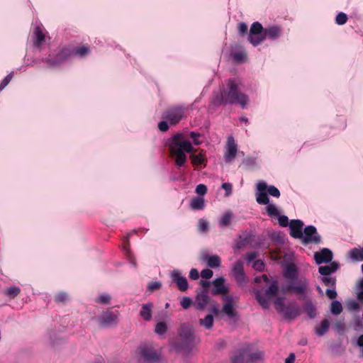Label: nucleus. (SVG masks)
<instances>
[{
	"instance_id": "f257e3e1",
	"label": "nucleus",
	"mask_w": 363,
	"mask_h": 363,
	"mask_svg": "<svg viewBox=\"0 0 363 363\" xmlns=\"http://www.w3.org/2000/svg\"><path fill=\"white\" fill-rule=\"evenodd\" d=\"M242 80L238 77L228 79L225 86L220 92H214L211 104L215 106L226 104H238L245 108L249 104L248 96L242 92Z\"/></svg>"
},
{
	"instance_id": "f03ea898",
	"label": "nucleus",
	"mask_w": 363,
	"mask_h": 363,
	"mask_svg": "<svg viewBox=\"0 0 363 363\" xmlns=\"http://www.w3.org/2000/svg\"><path fill=\"white\" fill-rule=\"evenodd\" d=\"M298 268L294 263H289L284 269L283 276L288 279L283 287V291L297 295L305 296L309 285L306 277H298Z\"/></svg>"
},
{
	"instance_id": "7ed1b4c3",
	"label": "nucleus",
	"mask_w": 363,
	"mask_h": 363,
	"mask_svg": "<svg viewBox=\"0 0 363 363\" xmlns=\"http://www.w3.org/2000/svg\"><path fill=\"white\" fill-rule=\"evenodd\" d=\"M169 146L178 168L183 167L186 162L187 157L185 152L191 153L195 151L190 141L186 140L182 133L173 135L169 140Z\"/></svg>"
},
{
	"instance_id": "20e7f679",
	"label": "nucleus",
	"mask_w": 363,
	"mask_h": 363,
	"mask_svg": "<svg viewBox=\"0 0 363 363\" xmlns=\"http://www.w3.org/2000/svg\"><path fill=\"white\" fill-rule=\"evenodd\" d=\"M179 337L180 341L172 342V347L178 353L190 352L195 343L194 329L192 325L182 324L180 328Z\"/></svg>"
},
{
	"instance_id": "39448f33",
	"label": "nucleus",
	"mask_w": 363,
	"mask_h": 363,
	"mask_svg": "<svg viewBox=\"0 0 363 363\" xmlns=\"http://www.w3.org/2000/svg\"><path fill=\"white\" fill-rule=\"evenodd\" d=\"M275 309L283 314L286 319H295L300 313V309L295 305L289 304L286 305L284 302V298L281 297L277 298L274 301Z\"/></svg>"
},
{
	"instance_id": "423d86ee",
	"label": "nucleus",
	"mask_w": 363,
	"mask_h": 363,
	"mask_svg": "<svg viewBox=\"0 0 363 363\" xmlns=\"http://www.w3.org/2000/svg\"><path fill=\"white\" fill-rule=\"evenodd\" d=\"M186 108L183 105L173 106L163 112L162 118L170 125L179 123L184 116Z\"/></svg>"
},
{
	"instance_id": "0eeeda50",
	"label": "nucleus",
	"mask_w": 363,
	"mask_h": 363,
	"mask_svg": "<svg viewBox=\"0 0 363 363\" xmlns=\"http://www.w3.org/2000/svg\"><path fill=\"white\" fill-rule=\"evenodd\" d=\"M71 55L68 49H62L55 54H50L48 57L43 58L42 61L48 64L49 67H55L60 65Z\"/></svg>"
},
{
	"instance_id": "6e6552de",
	"label": "nucleus",
	"mask_w": 363,
	"mask_h": 363,
	"mask_svg": "<svg viewBox=\"0 0 363 363\" xmlns=\"http://www.w3.org/2000/svg\"><path fill=\"white\" fill-rule=\"evenodd\" d=\"M119 312L118 311L106 310L98 317L97 320L101 328L115 326L118 322Z\"/></svg>"
},
{
	"instance_id": "1a4fd4ad",
	"label": "nucleus",
	"mask_w": 363,
	"mask_h": 363,
	"mask_svg": "<svg viewBox=\"0 0 363 363\" xmlns=\"http://www.w3.org/2000/svg\"><path fill=\"white\" fill-rule=\"evenodd\" d=\"M300 240L305 245L308 244L318 245L321 242V236L318 233L316 228L310 225L304 228Z\"/></svg>"
},
{
	"instance_id": "9d476101",
	"label": "nucleus",
	"mask_w": 363,
	"mask_h": 363,
	"mask_svg": "<svg viewBox=\"0 0 363 363\" xmlns=\"http://www.w3.org/2000/svg\"><path fill=\"white\" fill-rule=\"evenodd\" d=\"M264 28L262 25L256 21L254 22L250 28L248 35V41L255 47L259 45L263 42L262 35L264 31Z\"/></svg>"
},
{
	"instance_id": "9b49d317",
	"label": "nucleus",
	"mask_w": 363,
	"mask_h": 363,
	"mask_svg": "<svg viewBox=\"0 0 363 363\" xmlns=\"http://www.w3.org/2000/svg\"><path fill=\"white\" fill-rule=\"evenodd\" d=\"M138 352L140 360L144 363H155L160 359V355L151 345H141L138 347Z\"/></svg>"
},
{
	"instance_id": "f8f14e48",
	"label": "nucleus",
	"mask_w": 363,
	"mask_h": 363,
	"mask_svg": "<svg viewBox=\"0 0 363 363\" xmlns=\"http://www.w3.org/2000/svg\"><path fill=\"white\" fill-rule=\"evenodd\" d=\"M231 273L239 285H244L247 283V278L244 271V263L242 260L239 259L234 263Z\"/></svg>"
},
{
	"instance_id": "ddd939ff",
	"label": "nucleus",
	"mask_w": 363,
	"mask_h": 363,
	"mask_svg": "<svg viewBox=\"0 0 363 363\" xmlns=\"http://www.w3.org/2000/svg\"><path fill=\"white\" fill-rule=\"evenodd\" d=\"M255 238L252 233H248L247 231L243 232L238 237V240L236 242V248L241 249L247 244L250 245L252 247H260L261 243L259 242H255Z\"/></svg>"
},
{
	"instance_id": "4468645a",
	"label": "nucleus",
	"mask_w": 363,
	"mask_h": 363,
	"mask_svg": "<svg viewBox=\"0 0 363 363\" xmlns=\"http://www.w3.org/2000/svg\"><path fill=\"white\" fill-rule=\"evenodd\" d=\"M209 302V291H206V289H200V291L196 293L193 305L195 309L198 311H204Z\"/></svg>"
},
{
	"instance_id": "2eb2a0df",
	"label": "nucleus",
	"mask_w": 363,
	"mask_h": 363,
	"mask_svg": "<svg viewBox=\"0 0 363 363\" xmlns=\"http://www.w3.org/2000/svg\"><path fill=\"white\" fill-rule=\"evenodd\" d=\"M170 279L173 283H175L180 291H186L189 288L187 279L184 277L181 272L174 269L170 272Z\"/></svg>"
},
{
	"instance_id": "dca6fc26",
	"label": "nucleus",
	"mask_w": 363,
	"mask_h": 363,
	"mask_svg": "<svg viewBox=\"0 0 363 363\" xmlns=\"http://www.w3.org/2000/svg\"><path fill=\"white\" fill-rule=\"evenodd\" d=\"M266 188H267V184L264 181H259L257 184L256 201L260 205H267L269 203V198Z\"/></svg>"
},
{
	"instance_id": "f3484780",
	"label": "nucleus",
	"mask_w": 363,
	"mask_h": 363,
	"mask_svg": "<svg viewBox=\"0 0 363 363\" xmlns=\"http://www.w3.org/2000/svg\"><path fill=\"white\" fill-rule=\"evenodd\" d=\"M313 257L315 263L318 265H320L332 262L333 253L328 248H323L319 252H314Z\"/></svg>"
},
{
	"instance_id": "a211bd4d",
	"label": "nucleus",
	"mask_w": 363,
	"mask_h": 363,
	"mask_svg": "<svg viewBox=\"0 0 363 363\" xmlns=\"http://www.w3.org/2000/svg\"><path fill=\"white\" fill-rule=\"evenodd\" d=\"M238 152L237 144L233 136H229L227 140L226 150L224 153V159L226 162H232L236 157Z\"/></svg>"
},
{
	"instance_id": "6ab92c4d",
	"label": "nucleus",
	"mask_w": 363,
	"mask_h": 363,
	"mask_svg": "<svg viewBox=\"0 0 363 363\" xmlns=\"http://www.w3.org/2000/svg\"><path fill=\"white\" fill-rule=\"evenodd\" d=\"M290 235L296 239H301L303 231V223L299 219L291 220L289 223Z\"/></svg>"
},
{
	"instance_id": "aec40b11",
	"label": "nucleus",
	"mask_w": 363,
	"mask_h": 363,
	"mask_svg": "<svg viewBox=\"0 0 363 363\" xmlns=\"http://www.w3.org/2000/svg\"><path fill=\"white\" fill-rule=\"evenodd\" d=\"M281 35V28L278 26H271L264 28L263 41L266 39L276 40Z\"/></svg>"
},
{
	"instance_id": "412c9836",
	"label": "nucleus",
	"mask_w": 363,
	"mask_h": 363,
	"mask_svg": "<svg viewBox=\"0 0 363 363\" xmlns=\"http://www.w3.org/2000/svg\"><path fill=\"white\" fill-rule=\"evenodd\" d=\"M213 288L211 290L213 295H225L228 293L229 289L225 286V279L222 277H218L213 281Z\"/></svg>"
},
{
	"instance_id": "4be33fe9",
	"label": "nucleus",
	"mask_w": 363,
	"mask_h": 363,
	"mask_svg": "<svg viewBox=\"0 0 363 363\" xmlns=\"http://www.w3.org/2000/svg\"><path fill=\"white\" fill-rule=\"evenodd\" d=\"M233 298L230 296L225 298V303L221 309V313H225L228 318H233L237 315V312L233 308Z\"/></svg>"
},
{
	"instance_id": "5701e85b",
	"label": "nucleus",
	"mask_w": 363,
	"mask_h": 363,
	"mask_svg": "<svg viewBox=\"0 0 363 363\" xmlns=\"http://www.w3.org/2000/svg\"><path fill=\"white\" fill-rule=\"evenodd\" d=\"M340 268V264L337 261H333L328 265L320 266L318 267V272L320 276H330L332 275Z\"/></svg>"
},
{
	"instance_id": "b1692460",
	"label": "nucleus",
	"mask_w": 363,
	"mask_h": 363,
	"mask_svg": "<svg viewBox=\"0 0 363 363\" xmlns=\"http://www.w3.org/2000/svg\"><path fill=\"white\" fill-rule=\"evenodd\" d=\"M152 308L153 303L151 302H147L141 306V308L140 311V316L143 320L148 322L152 320Z\"/></svg>"
},
{
	"instance_id": "393cba45",
	"label": "nucleus",
	"mask_w": 363,
	"mask_h": 363,
	"mask_svg": "<svg viewBox=\"0 0 363 363\" xmlns=\"http://www.w3.org/2000/svg\"><path fill=\"white\" fill-rule=\"evenodd\" d=\"M32 38L34 46L37 48H40L42 43L45 41V35L40 26H36L34 28Z\"/></svg>"
},
{
	"instance_id": "a878e982",
	"label": "nucleus",
	"mask_w": 363,
	"mask_h": 363,
	"mask_svg": "<svg viewBox=\"0 0 363 363\" xmlns=\"http://www.w3.org/2000/svg\"><path fill=\"white\" fill-rule=\"evenodd\" d=\"M191 163L194 166H206L207 160L206 158L205 152L201 150L198 155L192 153L190 155Z\"/></svg>"
},
{
	"instance_id": "bb28decb",
	"label": "nucleus",
	"mask_w": 363,
	"mask_h": 363,
	"mask_svg": "<svg viewBox=\"0 0 363 363\" xmlns=\"http://www.w3.org/2000/svg\"><path fill=\"white\" fill-rule=\"evenodd\" d=\"M246 348V363H255L259 360H262L264 358V352L262 351H256L255 352H250L249 348Z\"/></svg>"
},
{
	"instance_id": "cd10ccee",
	"label": "nucleus",
	"mask_w": 363,
	"mask_h": 363,
	"mask_svg": "<svg viewBox=\"0 0 363 363\" xmlns=\"http://www.w3.org/2000/svg\"><path fill=\"white\" fill-rule=\"evenodd\" d=\"M202 261L207 262V266L211 268H217L220 265L221 261L218 255H203Z\"/></svg>"
},
{
	"instance_id": "c85d7f7f",
	"label": "nucleus",
	"mask_w": 363,
	"mask_h": 363,
	"mask_svg": "<svg viewBox=\"0 0 363 363\" xmlns=\"http://www.w3.org/2000/svg\"><path fill=\"white\" fill-rule=\"evenodd\" d=\"M279 287L277 281H273L268 288L265 289V294L269 299L273 298L278 293Z\"/></svg>"
},
{
	"instance_id": "c756f323",
	"label": "nucleus",
	"mask_w": 363,
	"mask_h": 363,
	"mask_svg": "<svg viewBox=\"0 0 363 363\" xmlns=\"http://www.w3.org/2000/svg\"><path fill=\"white\" fill-rule=\"evenodd\" d=\"M330 326V323L328 319H324L321 321L320 325L319 326H316L315 328V332L317 335L323 336L324 335L328 330Z\"/></svg>"
},
{
	"instance_id": "7c9ffc66",
	"label": "nucleus",
	"mask_w": 363,
	"mask_h": 363,
	"mask_svg": "<svg viewBox=\"0 0 363 363\" xmlns=\"http://www.w3.org/2000/svg\"><path fill=\"white\" fill-rule=\"evenodd\" d=\"M204 206V199L201 196L193 198L191 201L190 207L194 210H201Z\"/></svg>"
},
{
	"instance_id": "2f4dec72",
	"label": "nucleus",
	"mask_w": 363,
	"mask_h": 363,
	"mask_svg": "<svg viewBox=\"0 0 363 363\" xmlns=\"http://www.w3.org/2000/svg\"><path fill=\"white\" fill-rule=\"evenodd\" d=\"M213 323L214 318L213 314H208L203 318L199 320L200 325L207 330H210L213 328Z\"/></svg>"
},
{
	"instance_id": "473e14b6",
	"label": "nucleus",
	"mask_w": 363,
	"mask_h": 363,
	"mask_svg": "<svg viewBox=\"0 0 363 363\" xmlns=\"http://www.w3.org/2000/svg\"><path fill=\"white\" fill-rule=\"evenodd\" d=\"M232 363H246V348L239 350L238 354L231 359Z\"/></svg>"
},
{
	"instance_id": "72a5a7b5",
	"label": "nucleus",
	"mask_w": 363,
	"mask_h": 363,
	"mask_svg": "<svg viewBox=\"0 0 363 363\" xmlns=\"http://www.w3.org/2000/svg\"><path fill=\"white\" fill-rule=\"evenodd\" d=\"M304 311L310 318H314L316 315V308L311 301H308L304 303Z\"/></svg>"
},
{
	"instance_id": "f704fd0d",
	"label": "nucleus",
	"mask_w": 363,
	"mask_h": 363,
	"mask_svg": "<svg viewBox=\"0 0 363 363\" xmlns=\"http://www.w3.org/2000/svg\"><path fill=\"white\" fill-rule=\"evenodd\" d=\"M233 213L230 211L225 212L220 218L218 225L221 228L227 227L230 224L232 220Z\"/></svg>"
},
{
	"instance_id": "c9c22d12",
	"label": "nucleus",
	"mask_w": 363,
	"mask_h": 363,
	"mask_svg": "<svg viewBox=\"0 0 363 363\" xmlns=\"http://www.w3.org/2000/svg\"><path fill=\"white\" fill-rule=\"evenodd\" d=\"M320 281L326 286L335 288L336 285V279L332 275L330 276H320Z\"/></svg>"
},
{
	"instance_id": "e433bc0d",
	"label": "nucleus",
	"mask_w": 363,
	"mask_h": 363,
	"mask_svg": "<svg viewBox=\"0 0 363 363\" xmlns=\"http://www.w3.org/2000/svg\"><path fill=\"white\" fill-rule=\"evenodd\" d=\"M111 296L107 293L100 294L95 299L94 302L99 304L108 305L111 303Z\"/></svg>"
},
{
	"instance_id": "4c0bfd02",
	"label": "nucleus",
	"mask_w": 363,
	"mask_h": 363,
	"mask_svg": "<svg viewBox=\"0 0 363 363\" xmlns=\"http://www.w3.org/2000/svg\"><path fill=\"white\" fill-rule=\"evenodd\" d=\"M21 293V289L18 286H11L5 289L4 294L9 298H14Z\"/></svg>"
},
{
	"instance_id": "58836bf2",
	"label": "nucleus",
	"mask_w": 363,
	"mask_h": 363,
	"mask_svg": "<svg viewBox=\"0 0 363 363\" xmlns=\"http://www.w3.org/2000/svg\"><path fill=\"white\" fill-rule=\"evenodd\" d=\"M255 298L259 303V304L264 309H267L269 308V301L264 298L262 292L259 290H257L255 292Z\"/></svg>"
},
{
	"instance_id": "ea45409f",
	"label": "nucleus",
	"mask_w": 363,
	"mask_h": 363,
	"mask_svg": "<svg viewBox=\"0 0 363 363\" xmlns=\"http://www.w3.org/2000/svg\"><path fill=\"white\" fill-rule=\"evenodd\" d=\"M255 298L259 303V304L264 309H267L269 308V301L264 298L262 292L259 290H257L255 292Z\"/></svg>"
},
{
	"instance_id": "a19ab883",
	"label": "nucleus",
	"mask_w": 363,
	"mask_h": 363,
	"mask_svg": "<svg viewBox=\"0 0 363 363\" xmlns=\"http://www.w3.org/2000/svg\"><path fill=\"white\" fill-rule=\"evenodd\" d=\"M350 257L354 261L363 260V247L362 249L353 248L350 251Z\"/></svg>"
},
{
	"instance_id": "79ce46f5",
	"label": "nucleus",
	"mask_w": 363,
	"mask_h": 363,
	"mask_svg": "<svg viewBox=\"0 0 363 363\" xmlns=\"http://www.w3.org/2000/svg\"><path fill=\"white\" fill-rule=\"evenodd\" d=\"M168 330L167 325L165 322L161 321L156 324L155 328V333L161 336L164 335Z\"/></svg>"
},
{
	"instance_id": "37998d69",
	"label": "nucleus",
	"mask_w": 363,
	"mask_h": 363,
	"mask_svg": "<svg viewBox=\"0 0 363 363\" xmlns=\"http://www.w3.org/2000/svg\"><path fill=\"white\" fill-rule=\"evenodd\" d=\"M330 311L332 314L337 315L342 311V306L339 301H333L330 305Z\"/></svg>"
},
{
	"instance_id": "c03bdc74",
	"label": "nucleus",
	"mask_w": 363,
	"mask_h": 363,
	"mask_svg": "<svg viewBox=\"0 0 363 363\" xmlns=\"http://www.w3.org/2000/svg\"><path fill=\"white\" fill-rule=\"evenodd\" d=\"M90 52L89 47L87 46H81L76 48L73 51L72 54L76 56H79V57H83L85 55H88Z\"/></svg>"
},
{
	"instance_id": "a18cd8bd",
	"label": "nucleus",
	"mask_w": 363,
	"mask_h": 363,
	"mask_svg": "<svg viewBox=\"0 0 363 363\" xmlns=\"http://www.w3.org/2000/svg\"><path fill=\"white\" fill-rule=\"evenodd\" d=\"M266 211L269 216H276L277 217L279 214V212L277 208V206L274 204L272 203H268L266 207Z\"/></svg>"
},
{
	"instance_id": "49530a36",
	"label": "nucleus",
	"mask_w": 363,
	"mask_h": 363,
	"mask_svg": "<svg viewBox=\"0 0 363 363\" xmlns=\"http://www.w3.org/2000/svg\"><path fill=\"white\" fill-rule=\"evenodd\" d=\"M347 308L349 311H357L360 309V306L358 301L352 299L347 302Z\"/></svg>"
},
{
	"instance_id": "de8ad7c7",
	"label": "nucleus",
	"mask_w": 363,
	"mask_h": 363,
	"mask_svg": "<svg viewBox=\"0 0 363 363\" xmlns=\"http://www.w3.org/2000/svg\"><path fill=\"white\" fill-rule=\"evenodd\" d=\"M347 21V16L343 12H340L335 17V23L337 25L342 26L346 23Z\"/></svg>"
},
{
	"instance_id": "09e8293b",
	"label": "nucleus",
	"mask_w": 363,
	"mask_h": 363,
	"mask_svg": "<svg viewBox=\"0 0 363 363\" xmlns=\"http://www.w3.org/2000/svg\"><path fill=\"white\" fill-rule=\"evenodd\" d=\"M266 191H267V194L272 196L279 198L280 196V191L279 190L273 185H267V188H266Z\"/></svg>"
},
{
	"instance_id": "8fccbe9b",
	"label": "nucleus",
	"mask_w": 363,
	"mask_h": 363,
	"mask_svg": "<svg viewBox=\"0 0 363 363\" xmlns=\"http://www.w3.org/2000/svg\"><path fill=\"white\" fill-rule=\"evenodd\" d=\"M242 163L248 168H254L257 166V158L247 157L243 160Z\"/></svg>"
},
{
	"instance_id": "3c124183",
	"label": "nucleus",
	"mask_w": 363,
	"mask_h": 363,
	"mask_svg": "<svg viewBox=\"0 0 363 363\" xmlns=\"http://www.w3.org/2000/svg\"><path fill=\"white\" fill-rule=\"evenodd\" d=\"M246 57V54L243 51H238L233 54V58L235 62H241Z\"/></svg>"
},
{
	"instance_id": "603ef678",
	"label": "nucleus",
	"mask_w": 363,
	"mask_h": 363,
	"mask_svg": "<svg viewBox=\"0 0 363 363\" xmlns=\"http://www.w3.org/2000/svg\"><path fill=\"white\" fill-rule=\"evenodd\" d=\"M13 78V72L7 74L0 83V91H2L11 82Z\"/></svg>"
},
{
	"instance_id": "864d4df0",
	"label": "nucleus",
	"mask_w": 363,
	"mask_h": 363,
	"mask_svg": "<svg viewBox=\"0 0 363 363\" xmlns=\"http://www.w3.org/2000/svg\"><path fill=\"white\" fill-rule=\"evenodd\" d=\"M193 301L190 297L184 296L180 301V305L184 309H187L193 304Z\"/></svg>"
},
{
	"instance_id": "5fc2aeb1",
	"label": "nucleus",
	"mask_w": 363,
	"mask_h": 363,
	"mask_svg": "<svg viewBox=\"0 0 363 363\" xmlns=\"http://www.w3.org/2000/svg\"><path fill=\"white\" fill-rule=\"evenodd\" d=\"M208 230V222L204 218L199 220V230L200 232H206Z\"/></svg>"
},
{
	"instance_id": "6e6d98bb",
	"label": "nucleus",
	"mask_w": 363,
	"mask_h": 363,
	"mask_svg": "<svg viewBox=\"0 0 363 363\" xmlns=\"http://www.w3.org/2000/svg\"><path fill=\"white\" fill-rule=\"evenodd\" d=\"M162 287V283L160 281H151L147 285V290L154 291L158 290Z\"/></svg>"
},
{
	"instance_id": "4d7b16f0",
	"label": "nucleus",
	"mask_w": 363,
	"mask_h": 363,
	"mask_svg": "<svg viewBox=\"0 0 363 363\" xmlns=\"http://www.w3.org/2000/svg\"><path fill=\"white\" fill-rule=\"evenodd\" d=\"M252 267L259 272H262L264 269V264L261 259H257L253 262Z\"/></svg>"
},
{
	"instance_id": "13d9d810",
	"label": "nucleus",
	"mask_w": 363,
	"mask_h": 363,
	"mask_svg": "<svg viewBox=\"0 0 363 363\" xmlns=\"http://www.w3.org/2000/svg\"><path fill=\"white\" fill-rule=\"evenodd\" d=\"M238 33L240 35H245L247 33L248 27L244 22H240L238 26Z\"/></svg>"
},
{
	"instance_id": "bf43d9fd",
	"label": "nucleus",
	"mask_w": 363,
	"mask_h": 363,
	"mask_svg": "<svg viewBox=\"0 0 363 363\" xmlns=\"http://www.w3.org/2000/svg\"><path fill=\"white\" fill-rule=\"evenodd\" d=\"M190 138L193 140V143L195 145H201V141L199 140L201 135L199 133L191 131L189 133Z\"/></svg>"
},
{
	"instance_id": "052dcab7",
	"label": "nucleus",
	"mask_w": 363,
	"mask_h": 363,
	"mask_svg": "<svg viewBox=\"0 0 363 363\" xmlns=\"http://www.w3.org/2000/svg\"><path fill=\"white\" fill-rule=\"evenodd\" d=\"M207 192V187L206 185L203 184H200L196 187V193L199 194L200 196H203Z\"/></svg>"
},
{
	"instance_id": "680f3d73",
	"label": "nucleus",
	"mask_w": 363,
	"mask_h": 363,
	"mask_svg": "<svg viewBox=\"0 0 363 363\" xmlns=\"http://www.w3.org/2000/svg\"><path fill=\"white\" fill-rule=\"evenodd\" d=\"M67 298L68 296L65 292H60L55 296V301L57 303H63L66 301Z\"/></svg>"
},
{
	"instance_id": "e2e57ef3",
	"label": "nucleus",
	"mask_w": 363,
	"mask_h": 363,
	"mask_svg": "<svg viewBox=\"0 0 363 363\" xmlns=\"http://www.w3.org/2000/svg\"><path fill=\"white\" fill-rule=\"evenodd\" d=\"M277 217H278L279 224L281 227H286V226L289 225V218L286 216H284V215L280 216L279 214V216Z\"/></svg>"
},
{
	"instance_id": "0e129e2a",
	"label": "nucleus",
	"mask_w": 363,
	"mask_h": 363,
	"mask_svg": "<svg viewBox=\"0 0 363 363\" xmlns=\"http://www.w3.org/2000/svg\"><path fill=\"white\" fill-rule=\"evenodd\" d=\"M257 257V252H247L245 256V259L247 263L250 264L254 261Z\"/></svg>"
},
{
	"instance_id": "69168bd1",
	"label": "nucleus",
	"mask_w": 363,
	"mask_h": 363,
	"mask_svg": "<svg viewBox=\"0 0 363 363\" xmlns=\"http://www.w3.org/2000/svg\"><path fill=\"white\" fill-rule=\"evenodd\" d=\"M213 272L211 269H205L201 272V276L203 279H208L213 277Z\"/></svg>"
},
{
	"instance_id": "338daca9",
	"label": "nucleus",
	"mask_w": 363,
	"mask_h": 363,
	"mask_svg": "<svg viewBox=\"0 0 363 363\" xmlns=\"http://www.w3.org/2000/svg\"><path fill=\"white\" fill-rule=\"evenodd\" d=\"M325 294H326L327 297L330 299L335 298L337 295V291L335 290V287L332 288V289H327L325 291Z\"/></svg>"
},
{
	"instance_id": "774afa93",
	"label": "nucleus",
	"mask_w": 363,
	"mask_h": 363,
	"mask_svg": "<svg viewBox=\"0 0 363 363\" xmlns=\"http://www.w3.org/2000/svg\"><path fill=\"white\" fill-rule=\"evenodd\" d=\"M221 187L225 190L226 196H229L232 194V184L230 183H223Z\"/></svg>"
}]
</instances>
